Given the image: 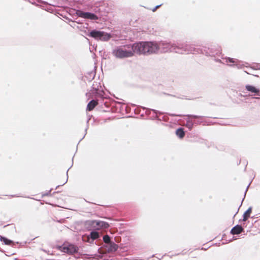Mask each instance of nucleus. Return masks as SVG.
Wrapping results in <instances>:
<instances>
[{
  "label": "nucleus",
  "instance_id": "obj_1",
  "mask_svg": "<svg viewBox=\"0 0 260 260\" xmlns=\"http://www.w3.org/2000/svg\"><path fill=\"white\" fill-rule=\"evenodd\" d=\"M135 53L145 54L152 53L158 50L156 44L152 42H141L133 44Z\"/></svg>",
  "mask_w": 260,
  "mask_h": 260
},
{
  "label": "nucleus",
  "instance_id": "obj_2",
  "mask_svg": "<svg viewBox=\"0 0 260 260\" xmlns=\"http://www.w3.org/2000/svg\"><path fill=\"white\" fill-rule=\"evenodd\" d=\"M112 54L118 58L132 57L135 54L133 44H127L118 47L113 51Z\"/></svg>",
  "mask_w": 260,
  "mask_h": 260
},
{
  "label": "nucleus",
  "instance_id": "obj_3",
  "mask_svg": "<svg viewBox=\"0 0 260 260\" xmlns=\"http://www.w3.org/2000/svg\"><path fill=\"white\" fill-rule=\"evenodd\" d=\"M59 249L63 252L72 254L77 252L78 248L74 244L64 243L62 246H60Z\"/></svg>",
  "mask_w": 260,
  "mask_h": 260
},
{
  "label": "nucleus",
  "instance_id": "obj_4",
  "mask_svg": "<svg viewBox=\"0 0 260 260\" xmlns=\"http://www.w3.org/2000/svg\"><path fill=\"white\" fill-rule=\"evenodd\" d=\"M90 93L94 94L95 97H102L103 95L104 91L100 83L96 81L93 82Z\"/></svg>",
  "mask_w": 260,
  "mask_h": 260
},
{
  "label": "nucleus",
  "instance_id": "obj_5",
  "mask_svg": "<svg viewBox=\"0 0 260 260\" xmlns=\"http://www.w3.org/2000/svg\"><path fill=\"white\" fill-rule=\"evenodd\" d=\"M90 36L101 40H108L110 39L111 36L108 34H105L104 32L93 30L90 32Z\"/></svg>",
  "mask_w": 260,
  "mask_h": 260
},
{
  "label": "nucleus",
  "instance_id": "obj_6",
  "mask_svg": "<svg viewBox=\"0 0 260 260\" xmlns=\"http://www.w3.org/2000/svg\"><path fill=\"white\" fill-rule=\"evenodd\" d=\"M77 14L78 16L85 19L96 20L98 18V17L93 13L89 12H84L82 11H78L77 12Z\"/></svg>",
  "mask_w": 260,
  "mask_h": 260
},
{
  "label": "nucleus",
  "instance_id": "obj_7",
  "mask_svg": "<svg viewBox=\"0 0 260 260\" xmlns=\"http://www.w3.org/2000/svg\"><path fill=\"white\" fill-rule=\"evenodd\" d=\"M92 225L97 229L101 228L107 229L109 227L108 223L102 221H93L92 222Z\"/></svg>",
  "mask_w": 260,
  "mask_h": 260
},
{
  "label": "nucleus",
  "instance_id": "obj_8",
  "mask_svg": "<svg viewBox=\"0 0 260 260\" xmlns=\"http://www.w3.org/2000/svg\"><path fill=\"white\" fill-rule=\"evenodd\" d=\"M246 90L252 93H254L255 95L260 96V90L253 86L247 85L245 86Z\"/></svg>",
  "mask_w": 260,
  "mask_h": 260
},
{
  "label": "nucleus",
  "instance_id": "obj_9",
  "mask_svg": "<svg viewBox=\"0 0 260 260\" xmlns=\"http://www.w3.org/2000/svg\"><path fill=\"white\" fill-rule=\"evenodd\" d=\"M243 231V229L241 225H237L232 228L231 231V233L232 235H238L241 233Z\"/></svg>",
  "mask_w": 260,
  "mask_h": 260
},
{
  "label": "nucleus",
  "instance_id": "obj_10",
  "mask_svg": "<svg viewBox=\"0 0 260 260\" xmlns=\"http://www.w3.org/2000/svg\"><path fill=\"white\" fill-rule=\"evenodd\" d=\"M98 105L97 100H91L87 105L86 110L88 111H92Z\"/></svg>",
  "mask_w": 260,
  "mask_h": 260
},
{
  "label": "nucleus",
  "instance_id": "obj_11",
  "mask_svg": "<svg viewBox=\"0 0 260 260\" xmlns=\"http://www.w3.org/2000/svg\"><path fill=\"white\" fill-rule=\"evenodd\" d=\"M251 212H252V208L249 207L247 210V211L245 212H244V213L243 214V220L244 221H246L248 219V218L250 217Z\"/></svg>",
  "mask_w": 260,
  "mask_h": 260
},
{
  "label": "nucleus",
  "instance_id": "obj_12",
  "mask_svg": "<svg viewBox=\"0 0 260 260\" xmlns=\"http://www.w3.org/2000/svg\"><path fill=\"white\" fill-rule=\"evenodd\" d=\"M176 134L181 139L183 138L185 136V133L182 128L177 129L176 131Z\"/></svg>",
  "mask_w": 260,
  "mask_h": 260
},
{
  "label": "nucleus",
  "instance_id": "obj_13",
  "mask_svg": "<svg viewBox=\"0 0 260 260\" xmlns=\"http://www.w3.org/2000/svg\"><path fill=\"white\" fill-rule=\"evenodd\" d=\"M110 244V247L109 248V251H115L118 248V246L117 244L113 242H111Z\"/></svg>",
  "mask_w": 260,
  "mask_h": 260
},
{
  "label": "nucleus",
  "instance_id": "obj_14",
  "mask_svg": "<svg viewBox=\"0 0 260 260\" xmlns=\"http://www.w3.org/2000/svg\"><path fill=\"white\" fill-rule=\"evenodd\" d=\"M1 241L3 242L5 244L8 245H10L13 243V241L5 238V237H1Z\"/></svg>",
  "mask_w": 260,
  "mask_h": 260
},
{
  "label": "nucleus",
  "instance_id": "obj_15",
  "mask_svg": "<svg viewBox=\"0 0 260 260\" xmlns=\"http://www.w3.org/2000/svg\"><path fill=\"white\" fill-rule=\"evenodd\" d=\"M90 237L92 239L95 240L99 237V235L96 232H92L90 233Z\"/></svg>",
  "mask_w": 260,
  "mask_h": 260
},
{
  "label": "nucleus",
  "instance_id": "obj_16",
  "mask_svg": "<svg viewBox=\"0 0 260 260\" xmlns=\"http://www.w3.org/2000/svg\"><path fill=\"white\" fill-rule=\"evenodd\" d=\"M103 241L105 243L109 244L111 243L110 238L108 235H105L103 237Z\"/></svg>",
  "mask_w": 260,
  "mask_h": 260
},
{
  "label": "nucleus",
  "instance_id": "obj_17",
  "mask_svg": "<svg viewBox=\"0 0 260 260\" xmlns=\"http://www.w3.org/2000/svg\"><path fill=\"white\" fill-rule=\"evenodd\" d=\"M228 61L229 62H233V63H234V62H235V60H234V59L233 58H229L228 59L227 61Z\"/></svg>",
  "mask_w": 260,
  "mask_h": 260
},
{
  "label": "nucleus",
  "instance_id": "obj_18",
  "mask_svg": "<svg viewBox=\"0 0 260 260\" xmlns=\"http://www.w3.org/2000/svg\"><path fill=\"white\" fill-rule=\"evenodd\" d=\"M189 117L193 118H198L199 117V116L196 115H190Z\"/></svg>",
  "mask_w": 260,
  "mask_h": 260
},
{
  "label": "nucleus",
  "instance_id": "obj_19",
  "mask_svg": "<svg viewBox=\"0 0 260 260\" xmlns=\"http://www.w3.org/2000/svg\"><path fill=\"white\" fill-rule=\"evenodd\" d=\"M160 6V5H159V6H157L154 9H153V11L154 12L156 11V10Z\"/></svg>",
  "mask_w": 260,
  "mask_h": 260
},
{
  "label": "nucleus",
  "instance_id": "obj_20",
  "mask_svg": "<svg viewBox=\"0 0 260 260\" xmlns=\"http://www.w3.org/2000/svg\"><path fill=\"white\" fill-rule=\"evenodd\" d=\"M238 211V210L237 211H236V213H235V215H234V216H235L237 214Z\"/></svg>",
  "mask_w": 260,
  "mask_h": 260
}]
</instances>
